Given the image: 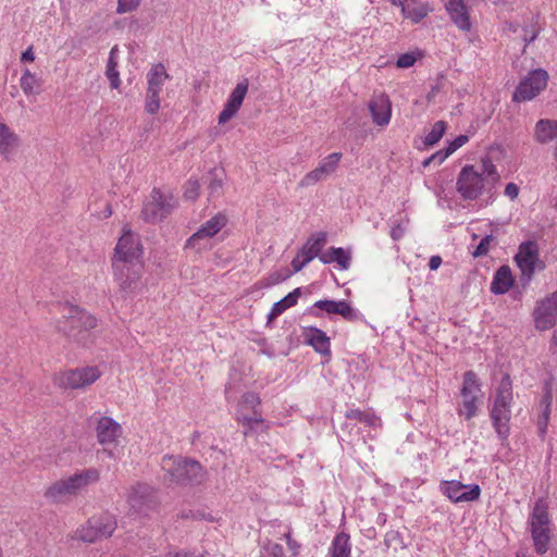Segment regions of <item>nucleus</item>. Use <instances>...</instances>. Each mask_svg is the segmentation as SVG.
Instances as JSON below:
<instances>
[{
    "label": "nucleus",
    "instance_id": "nucleus-12",
    "mask_svg": "<svg viewBox=\"0 0 557 557\" xmlns=\"http://www.w3.org/2000/svg\"><path fill=\"white\" fill-rule=\"evenodd\" d=\"M534 326L539 331H547L557 323V290L536 301L532 313Z\"/></svg>",
    "mask_w": 557,
    "mask_h": 557
},
{
    "label": "nucleus",
    "instance_id": "nucleus-51",
    "mask_svg": "<svg viewBox=\"0 0 557 557\" xmlns=\"http://www.w3.org/2000/svg\"><path fill=\"white\" fill-rule=\"evenodd\" d=\"M417 61V58L413 53H403L398 57L396 61V66L399 69H408L412 66Z\"/></svg>",
    "mask_w": 557,
    "mask_h": 557
},
{
    "label": "nucleus",
    "instance_id": "nucleus-61",
    "mask_svg": "<svg viewBox=\"0 0 557 557\" xmlns=\"http://www.w3.org/2000/svg\"><path fill=\"white\" fill-rule=\"evenodd\" d=\"M442 262H443V260L440 256H432L429 261L430 270H432V271L437 270L441 267Z\"/></svg>",
    "mask_w": 557,
    "mask_h": 557
},
{
    "label": "nucleus",
    "instance_id": "nucleus-41",
    "mask_svg": "<svg viewBox=\"0 0 557 557\" xmlns=\"http://www.w3.org/2000/svg\"><path fill=\"white\" fill-rule=\"evenodd\" d=\"M332 253L334 255V262L337 263L341 270H347L350 267L351 256L349 251L342 247H332Z\"/></svg>",
    "mask_w": 557,
    "mask_h": 557
},
{
    "label": "nucleus",
    "instance_id": "nucleus-3",
    "mask_svg": "<svg viewBox=\"0 0 557 557\" xmlns=\"http://www.w3.org/2000/svg\"><path fill=\"white\" fill-rule=\"evenodd\" d=\"M100 473L95 468H89L74 473L52 483L45 492V497L52 503H62L67 497L76 495L81 490L99 480Z\"/></svg>",
    "mask_w": 557,
    "mask_h": 557
},
{
    "label": "nucleus",
    "instance_id": "nucleus-40",
    "mask_svg": "<svg viewBox=\"0 0 557 557\" xmlns=\"http://www.w3.org/2000/svg\"><path fill=\"white\" fill-rule=\"evenodd\" d=\"M119 282L120 288L125 294H132L135 293L139 286V276L137 272H133L132 275H126V277H123V271L120 272V280H116Z\"/></svg>",
    "mask_w": 557,
    "mask_h": 557
},
{
    "label": "nucleus",
    "instance_id": "nucleus-11",
    "mask_svg": "<svg viewBox=\"0 0 557 557\" xmlns=\"http://www.w3.org/2000/svg\"><path fill=\"white\" fill-rule=\"evenodd\" d=\"M101 375L97 367H83L62 372L58 377V384L63 388H85L96 382Z\"/></svg>",
    "mask_w": 557,
    "mask_h": 557
},
{
    "label": "nucleus",
    "instance_id": "nucleus-34",
    "mask_svg": "<svg viewBox=\"0 0 557 557\" xmlns=\"http://www.w3.org/2000/svg\"><path fill=\"white\" fill-rule=\"evenodd\" d=\"M552 120H540L535 125V139L540 144H547L555 138Z\"/></svg>",
    "mask_w": 557,
    "mask_h": 557
},
{
    "label": "nucleus",
    "instance_id": "nucleus-5",
    "mask_svg": "<svg viewBox=\"0 0 557 557\" xmlns=\"http://www.w3.org/2000/svg\"><path fill=\"white\" fill-rule=\"evenodd\" d=\"M460 397L461 401L457 407L458 416L465 418V420L473 419L482 404L483 393L482 383L472 370L466 371L462 375Z\"/></svg>",
    "mask_w": 557,
    "mask_h": 557
},
{
    "label": "nucleus",
    "instance_id": "nucleus-62",
    "mask_svg": "<svg viewBox=\"0 0 557 557\" xmlns=\"http://www.w3.org/2000/svg\"><path fill=\"white\" fill-rule=\"evenodd\" d=\"M35 60V54L32 47H28L21 55L22 62H33Z\"/></svg>",
    "mask_w": 557,
    "mask_h": 557
},
{
    "label": "nucleus",
    "instance_id": "nucleus-36",
    "mask_svg": "<svg viewBox=\"0 0 557 557\" xmlns=\"http://www.w3.org/2000/svg\"><path fill=\"white\" fill-rule=\"evenodd\" d=\"M16 140V135L4 123L0 122V153H10Z\"/></svg>",
    "mask_w": 557,
    "mask_h": 557
},
{
    "label": "nucleus",
    "instance_id": "nucleus-28",
    "mask_svg": "<svg viewBox=\"0 0 557 557\" xmlns=\"http://www.w3.org/2000/svg\"><path fill=\"white\" fill-rule=\"evenodd\" d=\"M225 173L223 170L212 169L203 177V184L209 190L210 197H219L223 193Z\"/></svg>",
    "mask_w": 557,
    "mask_h": 557
},
{
    "label": "nucleus",
    "instance_id": "nucleus-44",
    "mask_svg": "<svg viewBox=\"0 0 557 557\" xmlns=\"http://www.w3.org/2000/svg\"><path fill=\"white\" fill-rule=\"evenodd\" d=\"M341 317L352 323L366 322L364 315L358 309L354 308L349 301L346 302Z\"/></svg>",
    "mask_w": 557,
    "mask_h": 557
},
{
    "label": "nucleus",
    "instance_id": "nucleus-63",
    "mask_svg": "<svg viewBox=\"0 0 557 557\" xmlns=\"http://www.w3.org/2000/svg\"><path fill=\"white\" fill-rule=\"evenodd\" d=\"M403 235H404V230L399 225L392 228L391 237L394 240H398L399 238L403 237Z\"/></svg>",
    "mask_w": 557,
    "mask_h": 557
},
{
    "label": "nucleus",
    "instance_id": "nucleus-39",
    "mask_svg": "<svg viewBox=\"0 0 557 557\" xmlns=\"http://www.w3.org/2000/svg\"><path fill=\"white\" fill-rule=\"evenodd\" d=\"M446 128L447 123L445 121L435 122L434 125L432 126V129L425 135L423 144L426 147L434 146L442 139L443 135L446 132Z\"/></svg>",
    "mask_w": 557,
    "mask_h": 557
},
{
    "label": "nucleus",
    "instance_id": "nucleus-55",
    "mask_svg": "<svg viewBox=\"0 0 557 557\" xmlns=\"http://www.w3.org/2000/svg\"><path fill=\"white\" fill-rule=\"evenodd\" d=\"M523 33H524L523 41L525 42V46L533 42L536 39V37L539 36V29H535L533 26L524 27Z\"/></svg>",
    "mask_w": 557,
    "mask_h": 557
},
{
    "label": "nucleus",
    "instance_id": "nucleus-22",
    "mask_svg": "<svg viewBox=\"0 0 557 557\" xmlns=\"http://www.w3.org/2000/svg\"><path fill=\"white\" fill-rule=\"evenodd\" d=\"M369 110L373 122L379 126L389 123L392 116V104L386 96H381L369 102Z\"/></svg>",
    "mask_w": 557,
    "mask_h": 557
},
{
    "label": "nucleus",
    "instance_id": "nucleus-43",
    "mask_svg": "<svg viewBox=\"0 0 557 557\" xmlns=\"http://www.w3.org/2000/svg\"><path fill=\"white\" fill-rule=\"evenodd\" d=\"M160 108V92L154 90L146 91L145 109L149 114H156Z\"/></svg>",
    "mask_w": 557,
    "mask_h": 557
},
{
    "label": "nucleus",
    "instance_id": "nucleus-20",
    "mask_svg": "<svg viewBox=\"0 0 557 557\" xmlns=\"http://www.w3.org/2000/svg\"><path fill=\"white\" fill-rule=\"evenodd\" d=\"M445 9L453 23L462 32L471 29L470 13L465 0H445Z\"/></svg>",
    "mask_w": 557,
    "mask_h": 557
},
{
    "label": "nucleus",
    "instance_id": "nucleus-47",
    "mask_svg": "<svg viewBox=\"0 0 557 557\" xmlns=\"http://www.w3.org/2000/svg\"><path fill=\"white\" fill-rule=\"evenodd\" d=\"M200 184L197 180H188L184 187V197L189 200H196L199 197Z\"/></svg>",
    "mask_w": 557,
    "mask_h": 557
},
{
    "label": "nucleus",
    "instance_id": "nucleus-29",
    "mask_svg": "<svg viewBox=\"0 0 557 557\" xmlns=\"http://www.w3.org/2000/svg\"><path fill=\"white\" fill-rule=\"evenodd\" d=\"M331 557H350L351 544L350 536L346 532L337 533L330 547Z\"/></svg>",
    "mask_w": 557,
    "mask_h": 557
},
{
    "label": "nucleus",
    "instance_id": "nucleus-7",
    "mask_svg": "<svg viewBox=\"0 0 557 557\" xmlns=\"http://www.w3.org/2000/svg\"><path fill=\"white\" fill-rule=\"evenodd\" d=\"M518 268L520 269L519 284L525 289L533 280L535 270H543L545 264L539 258V246L534 240H527L519 245L518 252L515 256Z\"/></svg>",
    "mask_w": 557,
    "mask_h": 557
},
{
    "label": "nucleus",
    "instance_id": "nucleus-10",
    "mask_svg": "<svg viewBox=\"0 0 557 557\" xmlns=\"http://www.w3.org/2000/svg\"><path fill=\"white\" fill-rule=\"evenodd\" d=\"M227 223L225 215L218 213L205 222L197 232H195L185 244V248L201 251L209 248V240L216 235Z\"/></svg>",
    "mask_w": 557,
    "mask_h": 557
},
{
    "label": "nucleus",
    "instance_id": "nucleus-42",
    "mask_svg": "<svg viewBox=\"0 0 557 557\" xmlns=\"http://www.w3.org/2000/svg\"><path fill=\"white\" fill-rule=\"evenodd\" d=\"M20 85L25 95L34 94V88L37 85L35 74L30 73V71L26 69L20 79Z\"/></svg>",
    "mask_w": 557,
    "mask_h": 557
},
{
    "label": "nucleus",
    "instance_id": "nucleus-8",
    "mask_svg": "<svg viewBox=\"0 0 557 557\" xmlns=\"http://www.w3.org/2000/svg\"><path fill=\"white\" fill-rule=\"evenodd\" d=\"M117 527L116 519L109 512H102L88 519L78 531L79 539L86 543H95L110 537Z\"/></svg>",
    "mask_w": 557,
    "mask_h": 557
},
{
    "label": "nucleus",
    "instance_id": "nucleus-58",
    "mask_svg": "<svg viewBox=\"0 0 557 557\" xmlns=\"http://www.w3.org/2000/svg\"><path fill=\"white\" fill-rule=\"evenodd\" d=\"M243 403L247 406H250L252 408H255L257 405L260 404V398L257 394L255 393H246L244 396H243Z\"/></svg>",
    "mask_w": 557,
    "mask_h": 557
},
{
    "label": "nucleus",
    "instance_id": "nucleus-17",
    "mask_svg": "<svg viewBox=\"0 0 557 557\" xmlns=\"http://www.w3.org/2000/svg\"><path fill=\"white\" fill-rule=\"evenodd\" d=\"M249 82L247 78H243L238 82L235 88L228 96L223 110L220 112L218 122L219 124H225L228 122L240 109L245 96L248 91Z\"/></svg>",
    "mask_w": 557,
    "mask_h": 557
},
{
    "label": "nucleus",
    "instance_id": "nucleus-6",
    "mask_svg": "<svg viewBox=\"0 0 557 557\" xmlns=\"http://www.w3.org/2000/svg\"><path fill=\"white\" fill-rule=\"evenodd\" d=\"M493 189L474 165L466 164L461 168L456 181V190L461 199L475 200L484 193L492 194Z\"/></svg>",
    "mask_w": 557,
    "mask_h": 557
},
{
    "label": "nucleus",
    "instance_id": "nucleus-16",
    "mask_svg": "<svg viewBox=\"0 0 557 557\" xmlns=\"http://www.w3.org/2000/svg\"><path fill=\"white\" fill-rule=\"evenodd\" d=\"M343 154L332 152L321 160L319 165L308 172L299 182L300 187H310L332 175L338 168Z\"/></svg>",
    "mask_w": 557,
    "mask_h": 557
},
{
    "label": "nucleus",
    "instance_id": "nucleus-1",
    "mask_svg": "<svg viewBox=\"0 0 557 557\" xmlns=\"http://www.w3.org/2000/svg\"><path fill=\"white\" fill-rule=\"evenodd\" d=\"M62 318L58 329L70 341L83 346L92 342V330L97 325L94 315L77 306L65 304L62 309Z\"/></svg>",
    "mask_w": 557,
    "mask_h": 557
},
{
    "label": "nucleus",
    "instance_id": "nucleus-50",
    "mask_svg": "<svg viewBox=\"0 0 557 557\" xmlns=\"http://www.w3.org/2000/svg\"><path fill=\"white\" fill-rule=\"evenodd\" d=\"M237 421L239 423H242L243 425H250V424H252L255 426H259V425H262L264 423V420L261 417V413L257 412L256 410H253V414L252 416L243 414V416L237 417Z\"/></svg>",
    "mask_w": 557,
    "mask_h": 557
},
{
    "label": "nucleus",
    "instance_id": "nucleus-54",
    "mask_svg": "<svg viewBox=\"0 0 557 557\" xmlns=\"http://www.w3.org/2000/svg\"><path fill=\"white\" fill-rule=\"evenodd\" d=\"M449 156H450V153H448V150L445 148V149L438 150V151L434 152L432 156H430L429 161H433L434 164L440 165Z\"/></svg>",
    "mask_w": 557,
    "mask_h": 557
},
{
    "label": "nucleus",
    "instance_id": "nucleus-38",
    "mask_svg": "<svg viewBox=\"0 0 557 557\" xmlns=\"http://www.w3.org/2000/svg\"><path fill=\"white\" fill-rule=\"evenodd\" d=\"M494 400L512 403V382L509 374H504L498 387L496 388Z\"/></svg>",
    "mask_w": 557,
    "mask_h": 557
},
{
    "label": "nucleus",
    "instance_id": "nucleus-4",
    "mask_svg": "<svg viewBox=\"0 0 557 557\" xmlns=\"http://www.w3.org/2000/svg\"><path fill=\"white\" fill-rule=\"evenodd\" d=\"M528 523L535 552L539 555H544L548 550L550 542V519L545 498L541 497L535 502Z\"/></svg>",
    "mask_w": 557,
    "mask_h": 557
},
{
    "label": "nucleus",
    "instance_id": "nucleus-53",
    "mask_svg": "<svg viewBox=\"0 0 557 557\" xmlns=\"http://www.w3.org/2000/svg\"><path fill=\"white\" fill-rule=\"evenodd\" d=\"M264 549L272 557H285L284 548L278 543L268 542L264 546Z\"/></svg>",
    "mask_w": 557,
    "mask_h": 557
},
{
    "label": "nucleus",
    "instance_id": "nucleus-15",
    "mask_svg": "<svg viewBox=\"0 0 557 557\" xmlns=\"http://www.w3.org/2000/svg\"><path fill=\"white\" fill-rule=\"evenodd\" d=\"M511 404L494 400L490 409L493 429L502 444H505L510 435Z\"/></svg>",
    "mask_w": 557,
    "mask_h": 557
},
{
    "label": "nucleus",
    "instance_id": "nucleus-57",
    "mask_svg": "<svg viewBox=\"0 0 557 557\" xmlns=\"http://www.w3.org/2000/svg\"><path fill=\"white\" fill-rule=\"evenodd\" d=\"M283 537L286 540L287 546L292 550L293 556H297L299 554L300 545L292 539L290 532H286Z\"/></svg>",
    "mask_w": 557,
    "mask_h": 557
},
{
    "label": "nucleus",
    "instance_id": "nucleus-60",
    "mask_svg": "<svg viewBox=\"0 0 557 557\" xmlns=\"http://www.w3.org/2000/svg\"><path fill=\"white\" fill-rule=\"evenodd\" d=\"M319 260L323 264H329V263L334 262V255L332 253V247L327 251H325V252L321 251V253L319 256Z\"/></svg>",
    "mask_w": 557,
    "mask_h": 557
},
{
    "label": "nucleus",
    "instance_id": "nucleus-49",
    "mask_svg": "<svg viewBox=\"0 0 557 557\" xmlns=\"http://www.w3.org/2000/svg\"><path fill=\"white\" fill-rule=\"evenodd\" d=\"M237 421L239 423H242L243 425H250V424H252L255 426H259V425H262L264 423V420L261 417V413L257 412L256 410H253V414L252 416L243 414V416L237 417Z\"/></svg>",
    "mask_w": 557,
    "mask_h": 557
},
{
    "label": "nucleus",
    "instance_id": "nucleus-13",
    "mask_svg": "<svg viewBox=\"0 0 557 557\" xmlns=\"http://www.w3.org/2000/svg\"><path fill=\"white\" fill-rule=\"evenodd\" d=\"M440 491L455 504L474 502L481 495V487L478 484H463L457 480L442 481Z\"/></svg>",
    "mask_w": 557,
    "mask_h": 557
},
{
    "label": "nucleus",
    "instance_id": "nucleus-59",
    "mask_svg": "<svg viewBox=\"0 0 557 557\" xmlns=\"http://www.w3.org/2000/svg\"><path fill=\"white\" fill-rule=\"evenodd\" d=\"M504 194L510 199H515L519 195V187L515 183H508L505 187Z\"/></svg>",
    "mask_w": 557,
    "mask_h": 557
},
{
    "label": "nucleus",
    "instance_id": "nucleus-23",
    "mask_svg": "<svg viewBox=\"0 0 557 557\" xmlns=\"http://www.w3.org/2000/svg\"><path fill=\"white\" fill-rule=\"evenodd\" d=\"M326 242L327 234L325 232H315L308 237L298 252L306 259V261L311 262L314 258H319L322 249L326 245Z\"/></svg>",
    "mask_w": 557,
    "mask_h": 557
},
{
    "label": "nucleus",
    "instance_id": "nucleus-46",
    "mask_svg": "<svg viewBox=\"0 0 557 557\" xmlns=\"http://www.w3.org/2000/svg\"><path fill=\"white\" fill-rule=\"evenodd\" d=\"M495 242H496V238L492 234L484 236L480 240V243L476 246V248L474 249V251L472 252L473 257L478 258V257L486 256L490 251L491 245Z\"/></svg>",
    "mask_w": 557,
    "mask_h": 557
},
{
    "label": "nucleus",
    "instance_id": "nucleus-27",
    "mask_svg": "<svg viewBox=\"0 0 557 557\" xmlns=\"http://www.w3.org/2000/svg\"><path fill=\"white\" fill-rule=\"evenodd\" d=\"M166 79H170V75L165 66L162 63L153 64L147 73V89L161 92Z\"/></svg>",
    "mask_w": 557,
    "mask_h": 557
},
{
    "label": "nucleus",
    "instance_id": "nucleus-48",
    "mask_svg": "<svg viewBox=\"0 0 557 557\" xmlns=\"http://www.w3.org/2000/svg\"><path fill=\"white\" fill-rule=\"evenodd\" d=\"M143 0H117L116 10L117 14H125L138 9Z\"/></svg>",
    "mask_w": 557,
    "mask_h": 557
},
{
    "label": "nucleus",
    "instance_id": "nucleus-37",
    "mask_svg": "<svg viewBox=\"0 0 557 557\" xmlns=\"http://www.w3.org/2000/svg\"><path fill=\"white\" fill-rule=\"evenodd\" d=\"M479 172L493 188L499 182L497 169L488 157L482 158L481 171Z\"/></svg>",
    "mask_w": 557,
    "mask_h": 557
},
{
    "label": "nucleus",
    "instance_id": "nucleus-9",
    "mask_svg": "<svg viewBox=\"0 0 557 557\" xmlns=\"http://www.w3.org/2000/svg\"><path fill=\"white\" fill-rule=\"evenodd\" d=\"M548 73L543 69L531 71L517 86L512 100L516 102L530 101L547 86Z\"/></svg>",
    "mask_w": 557,
    "mask_h": 557
},
{
    "label": "nucleus",
    "instance_id": "nucleus-26",
    "mask_svg": "<svg viewBox=\"0 0 557 557\" xmlns=\"http://www.w3.org/2000/svg\"><path fill=\"white\" fill-rule=\"evenodd\" d=\"M300 295L301 287H297L293 292L284 296L281 300L274 302L270 312L268 313L267 325H270L272 321H274L277 317L283 314L287 309L296 306Z\"/></svg>",
    "mask_w": 557,
    "mask_h": 557
},
{
    "label": "nucleus",
    "instance_id": "nucleus-35",
    "mask_svg": "<svg viewBox=\"0 0 557 557\" xmlns=\"http://www.w3.org/2000/svg\"><path fill=\"white\" fill-rule=\"evenodd\" d=\"M430 11L431 10H430L428 3H418L413 8H411L410 5L403 7L404 17L409 18L414 24H418L423 18H425L428 16V14L430 13Z\"/></svg>",
    "mask_w": 557,
    "mask_h": 557
},
{
    "label": "nucleus",
    "instance_id": "nucleus-25",
    "mask_svg": "<svg viewBox=\"0 0 557 557\" xmlns=\"http://www.w3.org/2000/svg\"><path fill=\"white\" fill-rule=\"evenodd\" d=\"M513 282L510 268L502 265L496 270L490 289L494 295H504L512 287Z\"/></svg>",
    "mask_w": 557,
    "mask_h": 557
},
{
    "label": "nucleus",
    "instance_id": "nucleus-45",
    "mask_svg": "<svg viewBox=\"0 0 557 557\" xmlns=\"http://www.w3.org/2000/svg\"><path fill=\"white\" fill-rule=\"evenodd\" d=\"M112 267L114 270L115 280H120V272H122V271H123V277H126L127 274L132 275L133 272H136L134 270V262L113 259Z\"/></svg>",
    "mask_w": 557,
    "mask_h": 557
},
{
    "label": "nucleus",
    "instance_id": "nucleus-14",
    "mask_svg": "<svg viewBox=\"0 0 557 557\" xmlns=\"http://www.w3.org/2000/svg\"><path fill=\"white\" fill-rule=\"evenodd\" d=\"M171 197L165 196L158 188H153L150 199L144 205L141 214L146 222L157 223L166 218L173 208Z\"/></svg>",
    "mask_w": 557,
    "mask_h": 557
},
{
    "label": "nucleus",
    "instance_id": "nucleus-24",
    "mask_svg": "<svg viewBox=\"0 0 557 557\" xmlns=\"http://www.w3.org/2000/svg\"><path fill=\"white\" fill-rule=\"evenodd\" d=\"M97 437L100 444H112L121 434V425L110 417L99 419L97 428Z\"/></svg>",
    "mask_w": 557,
    "mask_h": 557
},
{
    "label": "nucleus",
    "instance_id": "nucleus-52",
    "mask_svg": "<svg viewBox=\"0 0 557 557\" xmlns=\"http://www.w3.org/2000/svg\"><path fill=\"white\" fill-rule=\"evenodd\" d=\"M469 141V137L467 135H459L455 139L448 143L446 149L448 153L453 154L457 149L462 147L465 144Z\"/></svg>",
    "mask_w": 557,
    "mask_h": 557
},
{
    "label": "nucleus",
    "instance_id": "nucleus-2",
    "mask_svg": "<svg viewBox=\"0 0 557 557\" xmlns=\"http://www.w3.org/2000/svg\"><path fill=\"white\" fill-rule=\"evenodd\" d=\"M161 467L169 480L180 485L199 484L203 480V469L195 459L166 455Z\"/></svg>",
    "mask_w": 557,
    "mask_h": 557
},
{
    "label": "nucleus",
    "instance_id": "nucleus-18",
    "mask_svg": "<svg viewBox=\"0 0 557 557\" xmlns=\"http://www.w3.org/2000/svg\"><path fill=\"white\" fill-rule=\"evenodd\" d=\"M304 344L323 357L331 358V339L324 331L317 326L302 327Z\"/></svg>",
    "mask_w": 557,
    "mask_h": 557
},
{
    "label": "nucleus",
    "instance_id": "nucleus-33",
    "mask_svg": "<svg viewBox=\"0 0 557 557\" xmlns=\"http://www.w3.org/2000/svg\"><path fill=\"white\" fill-rule=\"evenodd\" d=\"M345 418L347 420H356L358 422L364 423L369 426H376L380 422V418L371 412V411H363L358 408H351L346 410Z\"/></svg>",
    "mask_w": 557,
    "mask_h": 557
},
{
    "label": "nucleus",
    "instance_id": "nucleus-32",
    "mask_svg": "<svg viewBox=\"0 0 557 557\" xmlns=\"http://www.w3.org/2000/svg\"><path fill=\"white\" fill-rule=\"evenodd\" d=\"M552 394L547 392L543 398L541 399V407H543L542 413L537 419V430L539 435L544 438L547 432L549 416H550V405H552Z\"/></svg>",
    "mask_w": 557,
    "mask_h": 557
},
{
    "label": "nucleus",
    "instance_id": "nucleus-19",
    "mask_svg": "<svg viewBox=\"0 0 557 557\" xmlns=\"http://www.w3.org/2000/svg\"><path fill=\"white\" fill-rule=\"evenodd\" d=\"M141 256V249L131 232L123 234L115 247L114 259L134 262Z\"/></svg>",
    "mask_w": 557,
    "mask_h": 557
},
{
    "label": "nucleus",
    "instance_id": "nucleus-56",
    "mask_svg": "<svg viewBox=\"0 0 557 557\" xmlns=\"http://www.w3.org/2000/svg\"><path fill=\"white\" fill-rule=\"evenodd\" d=\"M309 263V261H306L305 258H302V256H300V253L298 252L297 256L292 260V268H293V271L295 273L301 271L307 264Z\"/></svg>",
    "mask_w": 557,
    "mask_h": 557
},
{
    "label": "nucleus",
    "instance_id": "nucleus-31",
    "mask_svg": "<svg viewBox=\"0 0 557 557\" xmlns=\"http://www.w3.org/2000/svg\"><path fill=\"white\" fill-rule=\"evenodd\" d=\"M346 302L347 300L320 299L313 304L309 313L319 318L321 314L318 311H314V309H319L325 311L327 314L342 315Z\"/></svg>",
    "mask_w": 557,
    "mask_h": 557
},
{
    "label": "nucleus",
    "instance_id": "nucleus-64",
    "mask_svg": "<svg viewBox=\"0 0 557 557\" xmlns=\"http://www.w3.org/2000/svg\"><path fill=\"white\" fill-rule=\"evenodd\" d=\"M169 557H197L195 553L193 552H189V550H182V552H176L174 554H169Z\"/></svg>",
    "mask_w": 557,
    "mask_h": 557
},
{
    "label": "nucleus",
    "instance_id": "nucleus-21",
    "mask_svg": "<svg viewBox=\"0 0 557 557\" xmlns=\"http://www.w3.org/2000/svg\"><path fill=\"white\" fill-rule=\"evenodd\" d=\"M153 503V491L148 484L138 483L128 495L129 506L138 512H145Z\"/></svg>",
    "mask_w": 557,
    "mask_h": 557
},
{
    "label": "nucleus",
    "instance_id": "nucleus-30",
    "mask_svg": "<svg viewBox=\"0 0 557 557\" xmlns=\"http://www.w3.org/2000/svg\"><path fill=\"white\" fill-rule=\"evenodd\" d=\"M119 53V47L116 45L113 46L109 52V59L106 69V76L108 77L110 86L113 89L119 88L121 85L120 73L117 71Z\"/></svg>",
    "mask_w": 557,
    "mask_h": 557
}]
</instances>
